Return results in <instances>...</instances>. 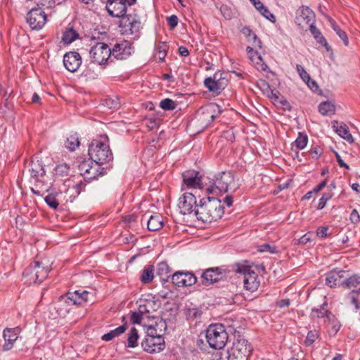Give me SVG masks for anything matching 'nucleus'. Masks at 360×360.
<instances>
[{
	"instance_id": "1",
	"label": "nucleus",
	"mask_w": 360,
	"mask_h": 360,
	"mask_svg": "<svg viewBox=\"0 0 360 360\" xmlns=\"http://www.w3.org/2000/svg\"><path fill=\"white\" fill-rule=\"evenodd\" d=\"M221 201L216 198H202L195 207V216L200 221L211 223L221 219L224 214Z\"/></svg>"
},
{
	"instance_id": "2",
	"label": "nucleus",
	"mask_w": 360,
	"mask_h": 360,
	"mask_svg": "<svg viewBox=\"0 0 360 360\" xmlns=\"http://www.w3.org/2000/svg\"><path fill=\"white\" fill-rule=\"evenodd\" d=\"M89 155L93 162L101 165L112 160V153L106 135L100 136L91 141L89 146Z\"/></svg>"
},
{
	"instance_id": "3",
	"label": "nucleus",
	"mask_w": 360,
	"mask_h": 360,
	"mask_svg": "<svg viewBox=\"0 0 360 360\" xmlns=\"http://www.w3.org/2000/svg\"><path fill=\"white\" fill-rule=\"evenodd\" d=\"M210 185L207 188L210 193H217V191L226 193L231 189H236L234 176L231 171L218 172L210 178Z\"/></svg>"
},
{
	"instance_id": "4",
	"label": "nucleus",
	"mask_w": 360,
	"mask_h": 360,
	"mask_svg": "<svg viewBox=\"0 0 360 360\" xmlns=\"http://www.w3.org/2000/svg\"><path fill=\"white\" fill-rule=\"evenodd\" d=\"M205 337L210 347L215 349L224 348L229 338L225 327L219 323L210 325Z\"/></svg>"
},
{
	"instance_id": "5",
	"label": "nucleus",
	"mask_w": 360,
	"mask_h": 360,
	"mask_svg": "<svg viewBox=\"0 0 360 360\" xmlns=\"http://www.w3.org/2000/svg\"><path fill=\"white\" fill-rule=\"evenodd\" d=\"M49 271V266L43 262H34L25 269L23 276L29 283H41Z\"/></svg>"
},
{
	"instance_id": "6",
	"label": "nucleus",
	"mask_w": 360,
	"mask_h": 360,
	"mask_svg": "<svg viewBox=\"0 0 360 360\" xmlns=\"http://www.w3.org/2000/svg\"><path fill=\"white\" fill-rule=\"evenodd\" d=\"M236 272L243 276L244 288L251 292L257 290L260 285L258 275L250 266L237 264Z\"/></svg>"
},
{
	"instance_id": "7",
	"label": "nucleus",
	"mask_w": 360,
	"mask_h": 360,
	"mask_svg": "<svg viewBox=\"0 0 360 360\" xmlns=\"http://www.w3.org/2000/svg\"><path fill=\"white\" fill-rule=\"evenodd\" d=\"M120 28L122 34L136 39L139 36L141 21L136 15H127L121 18Z\"/></svg>"
},
{
	"instance_id": "8",
	"label": "nucleus",
	"mask_w": 360,
	"mask_h": 360,
	"mask_svg": "<svg viewBox=\"0 0 360 360\" xmlns=\"http://www.w3.org/2000/svg\"><path fill=\"white\" fill-rule=\"evenodd\" d=\"M137 304L140 313H143L146 316V319L153 318L151 314L155 312L160 306V302L152 295H146L141 297L137 301Z\"/></svg>"
},
{
	"instance_id": "9",
	"label": "nucleus",
	"mask_w": 360,
	"mask_h": 360,
	"mask_svg": "<svg viewBox=\"0 0 360 360\" xmlns=\"http://www.w3.org/2000/svg\"><path fill=\"white\" fill-rule=\"evenodd\" d=\"M89 54L94 63L102 65L111 56V49L105 43L98 42L91 48Z\"/></svg>"
},
{
	"instance_id": "10",
	"label": "nucleus",
	"mask_w": 360,
	"mask_h": 360,
	"mask_svg": "<svg viewBox=\"0 0 360 360\" xmlns=\"http://www.w3.org/2000/svg\"><path fill=\"white\" fill-rule=\"evenodd\" d=\"M252 350L251 345L245 338H238L236 340L232 347L229 349V357L234 359H243L250 355Z\"/></svg>"
},
{
	"instance_id": "11",
	"label": "nucleus",
	"mask_w": 360,
	"mask_h": 360,
	"mask_svg": "<svg viewBox=\"0 0 360 360\" xmlns=\"http://www.w3.org/2000/svg\"><path fill=\"white\" fill-rule=\"evenodd\" d=\"M295 23L302 29L314 25L315 13L308 6H302L296 11Z\"/></svg>"
},
{
	"instance_id": "12",
	"label": "nucleus",
	"mask_w": 360,
	"mask_h": 360,
	"mask_svg": "<svg viewBox=\"0 0 360 360\" xmlns=\"http://www.w3.org/2000/svg\"><path fill=\"white\" fill-rule=\"evenodd\" d=\"M221 112V107L216 103H210L198 111L200 120L205 126L210 125Z\"/></svg>"
},
{
	"instance_id": "13",
	"label": "nucleus",
	"mask_w": 360,
	"mask_h": 360,
	"mask_svg": "<svg viewBox=\"0 0 360 360\" xmlns=\"http://www.w3.org/2000/svg\"><path fill=\"white\" fill-rule=\"evenodd\" d=\"M26 20L31 29L39 30L45 25L46 15L41 8H33L27 14Z\"/></svg>"
},
{
	"instance_id": "14",
	"label": "nucleus",
	"mask_w": 360,
	"mask_h": 360,
	"mask_svg": "<svg viewBox=\"0 0 360 360\" xmlns=\"http://www.w3.org/2000/svg\"><path fill=\"white\" fill-rule=\"evenodd\" d=\"M178 207L180 212L184 215L192 213L195 214V207H198L195 195L188 192L184 193L179 199Z\"/></svg>"
},
{
	"instance_id": "15",
	"label": "nucleus",
	"mask_w": 360,
	"mask_h": 360,
	"mask_svg": "<svg viewBox=\"0 0 360 360\" xmlns=\"http://www.w3.org/2000/svg\"><path fill=\"white\" fill-rule=\"evenodd\" d=\"M89 295L90 292L86 290L68 292L65 295L60 296L59 302L72 305H82L88 301Z\"/></svg>"
},
{
	"instance_id": "16",
	"label": "nucleus",
	"mask_w": 360,
	"mask_h": 360,
	"mask_svg": "<svg viewBox=\"0 0 360 360\" xmlns=\"http://www.w3.org/2000/svg\"><path fill=\"white\" fill-rule=\"evenodd\" d=\"M103 168L101 167V165L95 163L93 165L92 162L88 161H84L79 165V171L80 174L84 176V179L94 180L103 175Z\"/></svg>"
},
{
	"instance_id": "17",
	"label": "nucleus",
	"mask_w": 360,
	"mask_h": 360,
	"mask_svg": "<svg viewBox=\"0 0 360 360\" xmlns=\"http://www.w3.org/2000/svg\"><path fill=\"white\" fill-rule=\"evenodd\" d=\"M141 347L144 351L149 353L160 352L165 348L163 337H145L141 342Z\"/></svg>"
},
{
	"instance_id": "18",
	"label": "nucleus",
	"mask_w": 360,
	"mask_h": 360,
	"mask_svg": "<svg viewBox=\"0 0 360 360\" xmlns=\"http://www.w3.org/2000/svg\"><path fill=\"white\" fill-rule=\"evenodd\" d=\"M172 281L178 287L191 286L196 283L197 278L190 271H176L172 275Z\"/></svg>"
},
{
	"instance_id": "19",
	"label": "nucleus",
	"mask_w": 360,
	"mask_h": 360,
	"mask_svg": "<svg viewBox=\"0 0 360 360\" xmlns=\"http://www.w3.org/2000/svg\"><path fill=\"white\" fill-rule=\"evenodd\" d=\"M132 52L131 44L127 41H124L114 45L112 49H111V56L118 60H124L130 56Z\"/></svg>"
},
{
	"instance_id": "20",
	"label": "nucleus",
	"mask_w": 360,
	"mask_h": 360,
	"mask_svg": "<svg viewBox=\"0 0 360 360\" xmlns=\"http://www.w3.org/2000/svg\"><path fill=\"white\" fill-rule=\"evenodd\" d=\"M105 8L108 14L115 18H122L127 12V6L123 0L107 1Z\"/></svg>"
},
{
	"instance_id": "21",
	"label": "nucleus",
	"mask_w": 360,
	"mask_h": 360,
	"mask_svg": "<svg viewBox=\"0 0 360 360\" xmlns=\"http://www.w3.org/2000/svg\"><path fill=\"white\" fill-rule=\"evenodd\" d=\"M63 64L66 70L75 72L82 64V57L79 53L75 51L66 53L63 56Z\"/></svg>"
},
{
	"instance_id": "22",
	"label": "nucleus",
	"mask_w": 360,
	"mask_h": 360,
	"mask_svg": "<svg viewBox=\"0 0 360 360\" xmlns=\"http://www.w3.org/2000/svg\"><path fill=\"white\" fill-rule=\"evenodd\" d=\"M224 276L222 270L219 267H213L206 269L202 274V284L209 285L220 281Z\"/></svg>"
},
{
	"instance_id": "23",
	"label": "nucleus",
	"mask_w": 360,
	"mask_h": 360,
	"mask_svg": "<svg viewBox=\"0 0 360 360\" xmlns=\"http://www.w3.org/2000/svg\"><path fill=\"white\" fill-rule=\"evenodd\" d=\"M184 184L188 188H201L202 178L199 175V172L195 170H188L183 173Z\"/></svg>"
},
{
	"instance_id": "24",
	"label": "nucleus",
	"mask_w": 360,
	"mask_h": 360,
	"mask_svg": "<svg viewBox=\"0 0 360 360\" xmlns=\"http://www.w3.org/2000/svg\"><path fill=\"white\" fill-rule=\"evenodd\" d=\"M345 271L334 269L328 272L326 275V285L330 288L336 287L340 283H343L342 278H345Z\"/></svg>"
},
{
	"instance_id": "25",
	"label": "nucleus",
	"mask_w": 360,
	"mask_h": 360,
	"mask_svg": "<svg viewBox=\"0 0 360 360\" xmlns=\"http://www.w3.org/2000/svg\"><path fill=\"white\" fill-rule=\"evenodd\" d=\"M332 127L340 137L347 142L350 143L354 142V139L349 132V128L345 123L334 120L332 122Z\"/></svg>"
},
{
	"instance_id": "26",
	"label": "nucleus",
	"mask_w": 360,
	"mask_h": 360,
	"mask_svg": "<svg viewBox=\"0 0 360 360\" xmlns=\"http://www.w3.org/2000/svg\"><path fill=\"white\" fill-rule=\"evenodd\" d=\"M166 328V322L162 319H160L155 322V326H150L148 328L146 337H162Z\"/></svg>"
},
{
	"instance_id": "27",
	"label": "nucleus",
	"mask_w": 360,
	"mask_h": 360,
	"mask_svg": "<svg viewBox=\"0 0 360 360\" xmlns=\"http://www.w3.org/2000/svg\"><path fill=\"white\" fill-rule=\"evenodd\" d=\"M3 337L5 341L3 345L4 350H10L13 347V343L18 339L17 333L12 328H6L4 330Z\"/></svg>"
},
{
	"instance_id": "28",
	"label": "nucleus",
	"mask_w": 360,
	"mask_h": 360,
	"mask_svg": "<svg viewBox=\"0 0 360 360\" xmlns=\"http://www.w3.org/2000/svg\"><path fill=\"white\" fill-rule=\"evenodd\" d=\"M29 172L31 177L36 180H39L40 177H43L45 174V170L43 165L39 162V160H32L30 164Z\"/></svg>"
},
{
	"instance_id": "29",
	"label": "nucleus",
	"mask_w": 360,
	"mask_h": 360,
	"mask_svg": "<svg viewBox=\"0 0 360 360\" xmlns=\"http://www.w3.org/2000/svg\"><path fill=\"white\" fill-rule=\"evenodd\" d=\"M148 229L150 231H156L163 226L162 217L160 214L150 216L147 220Z\"/></svg>"
},
{
	"instance_id": "30",
	"label": "nucleus",
	"mask_w": 360,
	"mask_h": 360,
	"mask_svg": "<svg viewBox=\"0 0 360 360\" xmlns=\"http://www.w3.org/2000/svg\"><path fill=\"white\" fill-rule=\"evenodd\" d=\"M205 86L209 89L210 91L219 94L226 86L225 82H215L211 79V77H207L204 81Z\"/></svg>"
},
{
	"instance_id": "31",
	"label": "nucleus",
	"mask_w": 360,
	"mask_h": 360,
	"mask_svg": "<svg viewBox=\"0 0 360 360\" xmlns=\"http://www.w3.org/2000/svg\"><path fill=\"white\" fill-rule=\"evenodd\" d=\"M319 111L323 115H332L335 114V106L330 101H324L319 104Z\"/></svg>"
},
{
	"instance_id": "32",
	"label": "nucleus",
	"mask_w": 360,
	"mask_h": 360,
	"mask_svg": "<svg viewBox=\"0 0 360 360\" xmlns=\"http://www.w3.org/2000/svg\"><path fill=\"white\" fill-rule=\"evenodd\" d=\"M157 274L161 277L162 280L165 281L172 276L171 269L169 265L165 262L158 264Z\"/></svg>"
},
{
	"instance_id": "33",
	"label": "nucleus",
	"mask_w": 360,
	"mask_h": 360,
	"mask_svg": "<svg viewBox=\"0 0 360 360\" xmlns=\"http://www.w3.org/2000/svg\"><path fill=\"white\" fill-rule=\"evenodd\" d=\"M126 329H127L126 324L117 327V328L110 330L109 333L104 334L102 336L101 339L103 340H104V341H106V342L110 341L111 340H112L115 337H117L120 335H121L123 333H124Z\"/></svg>"
},
{
	"instance_id": "34",
	"label": "nucleus",
	"mask_w": 360,
	"mask_h": 360,
	"mask_svg": "<svg viewBox=\"0 0 360 360\" xmlns=\"http://www.w3.org/2000/svg\"><path fill=\"white\" fill-rule=\"evenodd\" d=\"M153 266L150 265L146 266L140 277L141 281L145 284L149 283L153 281Z\"/></svg>"
},
{
	"instance_id": "35",
	"label": "nucleus",
	"mask_w": 360,
	"mask_h": 360,
	"mask_svg": "<svg viewBox=\"0 0 360 360\" xmlns=\"http://www.w3.org/2000/svg\"><path fill=\"white\" fill-rule=\"evenodd\" d=\"M328 20L330 22V25L333 30L336 32V34L339 36V37L343 41V43L345 46H348L349 39L347 34L340 29V27L337 25V23L330 18H328Z\"/></svg>"
},
{
	"instance_id": "36",
	"label": "nucleus",
	"mask_w": 360,
	"mask_h": 360,
	"mask_svg": "<svg viewBox=\"0 0 360 360\" xmlns=\"http://www.w3.org/2000/svg\"><path fill=\"white\" fill-rule=\"evenodd\" d=\"M347 300L352 304L356 309H360V290H352L347 297Z\"/></svg>"
},
{
	"instance_id": "37",
	"label": "nucleus",
	"mask_w": 360,
	"mask_h": 360,
	"mask_svg": "<svg viewBox=\"0 0 360 360\" xmlns=\"http://www.w3.org/2000/svg\"><path fill=\"white\" fill-rule=\"evenodd\" d=\"M78 32L73 27L68 28L63 33V41L65 44H70L78 37Z\"/></svg>"
},
{
	"instance_id": "38",
	"label": "nucleus",
	"mask_w": 360,
	"mask_h": 360,
	"mask_svg": "<svg viewBox=\"0 0 360 360\" xmlns=\"http://www.w3.org/2000/svg\"><path fill=\"white\" fill-rule=\"evenodd\" d=\"M70 167L67 164H61L56 167L53 175L56 179L63 178L68 175Z\"/></svg>"
},
{
	"instance_id": "39",
	"label": "nucleus",
	"mask_w": 360,
	"mask_h": 360,
	"mask_svg": "<svg viewBox=\"0 0 360 360\" xmlns=\"http://www.w3.org/2000/svg\"><path fill=\"white\" fill-rule=\"evenodd\" d=\"M308 143V136L306 134L299 133L297 138L292 143V147H296L298 150H302Z\"/></svg>"
},
{
	"instance_id": "40",
	"label": "nucleus",
	"mask_w": 360,
	"mask_h": 360,
	"mask_svg": "<svg viewBox=\"0 0 360 360\" xmlns=\"http://www.w3.org/2000/svg\"><path fill=\"white\" fill-rule=\"evenodd\" d=\"M65 147L70 150H75L79 146V137L77 134H72L68 137L65 141Z\"/></svg>"
},
{
	"instance_id": "41",
	"label": "nucleus",
	"mask_w": 360,
	"mask_h": 360,
	"mask_svg": "<svg viewBox=\"0 0 360 360\" xmlns=\"http://www.w3.org/2000/svg\"><path fill=\"white\" fill-rule=\"evenodd\" d=\"M138 339V331L134 327H132L129 333L127 338L128 347L132 348L136 347Z\"/></svg>"
},
{
	"instance_id": "42",
	"label": "nucleus",
	"mask_w": 360,
	"mask_h": 360,
	"mask_svg": "<svg viewBox=\"0 0 360 360\" xmlns=\"http://www.w3.org/2000/svg\"><path fill=\"white\" fill-rule=\"evenodd\" d=\"M255 60L252 62L255 68L259 71H267L269 69L267 65L264 62L262 56L258 53H255Z\"/></svg>"
},
{
	"instance_id": "43",
	"label": "nucleus",
	"mask_w": 360,
	"mask_h": 360,
	"mask_svg": "<svg viewBox=\"0 0 360 360\" xmlns=\"http://www.w3.org/2000/svg\"><path fill=\"white\" fill-rule=\"evenodd\" d=\"M309 30L319 43L323 44L325 46H327L328 43L326 42V40L314 25H311Z\"/></svg>"
},
{
	"instance_id": "44",
	"label": "nucleus",
	"mask_w": 360,
	"mask_h": 360,
	"mask_svg": "<svg viewBox=\"0 0 360 360\" xmlns=\"http://www.w3.org/2000/svg\"><path fill=\"white\" fill-rule=\"evenodd\" d=\"M176 106V102L170 98H165L160 103V107L165 110H172Z\"/></svg>"
},
{
	"instance_id": "45",
	"label": "nucleus",
	"mask_w": 360,
	"mask_h": 360,
	"mask_svg": "<svg viewBox=\"0 0 360 360\" xmlns=\"http://www.w3.org/2000/svg\"><path fill=\"white\" fill-rule=\"evenodd\" d=\"M168 49V46L165 43H160L156 47L157 57L160 60H164Z\"/></svg>"
},
{
	"instance_id": "46",
	"label": "nucleus",
	"mask_w": 360,
	"mask_h": 360,
	"mask_svg": "<svg viewBox=\"0 0 360 360\" xmlns=\"http://www.w3.org/2000/svg\"><path fill=\"white\" fill-rule=\"evenodd\" d=\"M319 337V332L317 330H309L307 333L306 340H305V345L307 346L311 345L316 339H318Z\"/></svg>"
},
{
	"instance_id": "47",
	"label": "nucleus",
	"mask_w": 360,
	"mask_h": 360,
	"mask_svg": "<svg viewBox=\"0 0 360 360\" xmlns=\"http://www.w3.org/2000/svg\"><path fill=\"white\" fill-rule=\"evenodd\" d=\"M343 284H345L347 288H356L360 285V277L357 276H352L343 281Z\"/></svg>"
},
{
	"instance_id": "48",
	"label": "nucleus",
	"mask_w": 360,
	"mask_h": 360,
	"mask_svg": "<svg viewBox=\"0 0 360 360\" xmlns=\"http://www.w3.org/2000/svg\"><path fill=\"white\" fill-rule=\"evenodd\" d=\"M72 181L70 179H66L64 182L65 186H67L68 187V189L65 190L64 192L67 193L68 191H70L71 190L75 191V193L77 195H79L80 193V187L82 186V184L77 183L75 184L71 185Z\"/></svg>"
},
{
	"instance_id": "49",
	"label": "nucleus",
	"mask_w": 360,
	"mask_h": 360,
	"mask_svg": "<svg viewBox=\"0 0 360 360\" xmlns=\"http://www.w3.org/2000/svg\"><path fill=\"white\" fill-rule=\"evenodd\" d=\"M46 203L52 209L56 210L58 207V202L54 194H49L44 198Z\"/></svg>"
},
{
	"instance_id": "50",
	"label": "nucleus",
	"mask_w": 360,
	"mask_h": 360,
	"mask_svg": "<svg viewBox=\"0 0 360 360\" xmlns=\"http://www.w3.org/2000/svg\"><path fill=\"white\" fill-rule=\"evenodd\" d=\"M146 318V316L143 313H140L138 309L137 311L132 312L130 316V321L133 324L141 323V321Z\"/></svg>"
},
{
	"instance_id": "51",
	"label": "nucleus",
	"mask_w": 360,
	"mask_h": 360,
	"mask_svg": "<svg viewBox=\"0 0 360 360\" xmlns=\"http://www.w3.org/2000/svg\"><path fill=\"white\" fill-rule=\"evenodd\" d=\"M37 8H49L55 6L54 0H35Z\"/></svg>"
},
{
	"instance_id": "52",
	"label": "nucleus",
	"mask_w": 360,
	"mask_h": 360,
	"mask_svg": "<svg viewBox=\"0 0 360 360\" xmlns=\"http://www.w3.org/2000/svg\"><path fill=\"white\" fill-rule=\"evenodd\" d=\"M188 319H194L201 315V311L197 308H189L186 313Z\"/></svg>"
},
{
	"instance_id": "53",
	"label": "nucleus",
	"mask_w": 360,
	"mask_h": 360,
	"mask_svg": "<svg viewBox=\"0 0 360 360\" xmlns=\"http://www.w3.org/2000/svg\"><path fill=\"white\" fill-rule=\"evenodd\" d=\"M322 153V149L319 146L313 147L309 151V155L311 159L317 160Z\"/></svg>"
},
{
	"instance_id": "54",
	"label": "nucleus",
	"mask_w": 360,
	"mask_h": 360,
	"mask_svg": "<svg viewBox=\"0 0 360 360\" xmlns=\"http://www.w3.org/2000/svg\"><path fill=\"white\" fill-rule=\"evenodd\" d=\"M296 70L304 82L309 81L310 76L301 65H297Z\"/></svg>"
},
{
	"instance_id": "55",
	"label": "nucleus",
	"mask_w": 360,
	"mask_h": 360,
	"mask_svg": "<svg viewBox=\"0 0 360 360\" xmlns=\"http://www.w3.org/2000/svg\"><path fill=\"white\" fill-rule=\"evenodd\" d=\"M331 197L332 195L330 193H323L319 200L317 207L318 210H322L326 206L327 201L329 200Z\"/></svg>"
},
{
	"instance_id": "56",
	"label": "nucleus",
	"mask_w": 360,
	"mask_h": 360,
	"mask_svg": "<svg viewBox=\"0 0 360 360\" xmlns=\"http://www.w3.org/2000/svg\"><path fill=\"white\" fill-rule=\"evenodd\" d=\"M259 12L264 18H266L271 22H274L276 21V17L274 16V15L272 13H271L269 10L265 6L262 8V11Z\"/></svg>"
},
{
	"instance_id": "57",
	"label": "nucleus",
	"mask_w": 360,
	"mask_h": 360,
	"mask_svg": "<svg viewBox=\"0 0 360 360\" xmlns=\"http://www.w3.org/2000/svg\"><path fill=\"white\" fill-rule=\"evenodd\" d=\"M349 219H350L351 222L353 224H358L360 222V214L356 209H354L352 211V212L350 214Z\"/></svg>"
},
{
	"instance_id": "58",
	"label": "nucleus",
	"mask_w": 360,
	"mask_h": 360,
	"mask_svg": "<svg viewBox=\"0 0 360 360\" xmlns=\"http://www.w3.org/2000/svg\"><path fill=\"white\" fill-rule=\"evenodd\" d=\"M312 313L314 316L316 315L318 318H323L326 316L328 310L324 307H321L320 309H313Z\"/></svg>"
},
{
	"instance_id": "59",
	"label": "nucleus",
	"mask_w": 360,
	"mask_h": 360,
	"mask_svg": "<svg viewBox=\"0 0 360 360\" xmlns=\"http://www.w3.org/2000/svg\"><path fill=\"white\" fill-rule=\"evenodd\" d=\"M167 20L171 29H174L178 25V18L175 15L168 17Z\"/></svg>"
},
{
	"instance_id": "60",
	"label": "nucleus",
	"mask_w": 360,
	"mask_h": 360,
	"mask_svg": "<svg viewBox=\"0 0 360 360\" xmlns=\"http://www.w3.org/2000/svg\"><path fill=\"white\" fill-rule=\"evenodd\" d=\"M307 86L310 88V89L314 92H317L319 90V85L313 79L309 77V81L304 82Z\"/></svg>"
},
{
	"instance_id": "61",
	"label": "nucleus",
	"mask_w": 360,
	"mask_h": 360,
	"mask_svg": "<svg viewBox=\"0 0 360 360\" xmlns=\"http://www.w3.org/2000/svg\"><path fill=\"white\" fill-rule=\"evenodd\" d=\"M246 51H247V53L248 55V58H250L251 62L255 61L256 60L255 59V53H257V51H255L254 48L250 47V46H248L246 49Z\"/></svg>"
},
{
	"instance_id": "62",
	"label": "nucleus",
	"mask_w": 360,
	"mask_h": 360,
	"mask_svg": "<svg viewBox=\"0 0 360 360\" xmlns=\"http://www.w3.org/2000/svg\"><path fill=\"white\" fill-rule=\"evenodd\" d=\"M251 41H252V45L254 46L255 49H256V48L261 49L262 48V41L257 37L256 34H252V38L251 39Z\"/></svg>"
},
{
	"instance_id": "63",
	"label": "nucleus",
	"mask_w": 360,
	"mask_h": 360,
	"mask_svg": "<svg viewBox=\"0 0 360 360\" xmlns=\"http://www.w3.org/2000/svg\"><path fill=\"white\" fill-rule=\"evenodd\" d=\"M242 33L248 38V40L250 41L252 38V34H255L252 32V31L249 27H243L242 30Z\"/></svg>"
},
{
	"instance_id": "64",
	"label": "nucleus",
	"mask_w": 360,
	"mask_h": 360,
	"mask_svg": "<svg viewBox=\"0 0 360 360\" xmlns=\"http://www.w3.org/2000/svg\"><path fill=\"white\" fill-rule=\"evenodd\" d=\"M327 227H320L318 229L316 234L320 238H326L327 236Z\"/></svg>"
}]
</instances>
